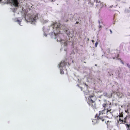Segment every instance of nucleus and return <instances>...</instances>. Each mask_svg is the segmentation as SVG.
<instances>
[{
  "instance_id": "cd10ccee",
  "label": "nucleus",
  "mask_w": 130,
  "mask_h": 130,
  "mask_svg": "<svg viewBox=\"0 0 130 130\" xmlns=\"http://www.w3.org/2000/svg\"><path fill=\"white\" fill-rule=\"evenodd\" d=\"M2 0H0V2H1V1Z\"/></svg>"
},
{
  "instance_id": "20e7f679",
  "label": "nucleus",
  "mask_w": 130,
  "mask_h": 130,
  "mask_svg": "<svg viewBox=\"0 0 130 130\" xmlns=\"http://www.w3.org/2000/svg\"><path fill=\"white\" fill-rule=\"evenodd\" d=\"M38 18V15L36 14V15L30 17L28 19L29 21L31 22H36L37 18Z\"/></svg>"
},
{
  "instance_id": "4468645a",
  "label": "nucleus",
  "mask_w": 130,
  "mask_h": 130,
  "mask_svg": "<svg viewBox=\"0 0 130 130\" xmlns=\"http://www.w3.org/2000/svg\"><path fill=\"white\" fill-rule=\"evenodd\" d=\"M126 125L127 126V127L129 128L130 127V125L128 124L127 123L126 124Z\"/></svg>"
},
{
  "instance_id": "2eb2a0df",
  "label": "nucleus",
  "mask_w": 130,
  "mask_h": 130,
  "mask_svg": "<svg viewBox=\"0 0 130 130\" xmlns=\"http://www.w3.org/2000/svg\"><path fill=\"white\" fill-rule=\"evenodd\" d=\"M60 73L62 74H63L64 73V72L63 71H61Z\"/></svg>"
},
{
  "instance_id": "a878e982",
  "label": "nucleus",
  "mask_w": 130,
  "mask_h": 130,
  "mask_svg": "<svg viewBox=\"0 0 130 130\" xmlns=\"http://www.w3.org/2000/svg\"><path fill=\"white\" fill-rule=\"evenodd\" d=\"M110 32H111V33H112V32L110 30Z\"/></svg>"
},
{
  "instance_id": "39448f33",
  "label": "nucleus",
  "mask_w": 130,
  "mask_h": 130,
  "mask_svg": "<svg viewBox=\"0 0 130 130\" xmlns=\"http://www.w3.org/2000/svg\"><path fill=\"white\" fill-rule=\"evenodd\" d=\"M8 3H12L13 5L15 7H18V6L19 3L17 0H9Z\"/></svg>"
},
{
  "instance_id": "393cba45",
  "label": "nucleus",
  "mask_w": 130,
  "mask_h": 130,
  "mask_svg": "<svg viewBox=\"0 0 130 130\" xmlns=\"http://www.w3.org/2000/svg\"><path fill=\"white\" fill-rule=\"evenodd\" d=\"M92 42L93 43V42H94V40H92Z\"/></svg>"
},
{
  "instance_id": "412c9836",
  "label": "nucleus",
  "mask_w": 130,
  "mask_h": 130,
  "mask_svg": "<svg viewBox=\"0 0 130 130\" xmlns=\"http://www.w3.org/2000/svg\"><path fill=\"white\" fill-rule=\"evenodd\" d=\"M112 7H113V5H112V6H110V9H111V8H112Z\"/></svg>"
},
{
  "instance_id": "9b49d317",
  "label": "nucleus",
  "mask_w": 130,
  "mask_h": 130,
  "mask_svg": "<svg viewBox=\"0 0 130 130\" xmlns=\"http://www.w3.org/2000/svg\"><path fill=\"white\" fill-rule=\"evenodd\" d=\"M67 32L68 35L69 36H70L71 37V36H73V31H71L70 32H69L68 33L67 32Z\"/></svg>"
},
{
  "instance_id": "5701e85b",
  "label": "nucleus",
  "mask_w": 130,
  "mask_h": 130,
  "mask_svg": "<svg viewBox=\"0 0 130 130\" xmlns=\"http://www.w3.org/2000/svg\"><path fill=\"white\" fill-rule=\"evenodd\" d=\"M76 23L77 24H78L79 23V22H76Z\"/></svg>"
},
{
  "instance_id": "ddd939ff",
  "label": "nucleus",
  "mask_w": 130,
  "mask_h": 130,
  "mask_svg": "<svg viewBox=\"0 0 130 130\" xmlns=\"http://www.w3.org/2000/svg\"><path fill=\"white\" fill-rule=\"evenodd\" d=\"M98 44V43L97 42H96L95 43V46L96 47H97Z\"/></svg>"
},
{
  "instance_id": "423d86ee",
  "label": "nucleus",
  "mask_w": 130,
  "mask_h": 130,
  "mask_svg": "<svg viewBox=\"0 0 130 130\" xmlns=\"http://www.w3.org/2000/svg\"><path fill=\"white\" fill-rule=\"evenodd\" d=\"M111 103L109 101H106L103 104L102 106L104 108V109H106V107H108L109 106V107H110L109 105H110Z\"/></svg>"
},
{
  "instance_id": "f03ea898",
  "label": "nucleus",
  "mask_w": 130,
  "mask_h": 130,
  "mask_svg": "<svg viewBox=\"0 0 130 130\" xmlns=\"http://www.w3.org/2000/svg\"><path fill=\"white\" fill-rule=\"evenodd\" d=\"M123 115L122 114H120V112L119 115L117 116L116 118L118 119L117 122L120 123H130V115H128L126 116L124 119H122Z\"/></svg>"
},
{
  "instance_id": "f3484780",
  "label": "nucleus",
  "mask_w": 130,
  "mask_h": 130,
  "mask_svg": "<svg viewBox=\"0 0 130 130\" xmlns=\"http://www.w3.org/2000/svg\"><path fill=\"white\" fill-rule=\"evenodd\" d=\"M99 24H100L99 28H101L102 27V26H101L100 25V22H99Z\"/></svg>"
},
{
  "instance_id": "bb28decb",
  "label": "nucleus",
  "mask_w": 130,
  "mask_h": 130,
  "mask_svg": "<svg viewBox=\"0 0 130 130\" xmlns=\"http://www.w3.org/2000/svg\"><path fill=\"white\" fill-rule=\"evenodd\" d=\"M129 95L130 96V93H129Z\"/></svg>"
},
{
  "instance_id": "aec40b11",
  "label": "nucleus",
  "mask_w": 130,
  "mask_h": 130,
  "mask_svg": "<svg viewBox=\"0 0 130 130\" xmlns=\"http://www.w3.org/2000/svg\"><path fill=\"white\" fill-rule=\"evenodd\" d=\"M90 4H91L92 5V6H93V3H90Z\"/></svg>"
},
{
  "instance_id": "7ed1b4c3",
  "label": "nucleus",
  "mask_w": 130,
  "mask_h": 130,
  "mask_svg": "<svg viewBox=\"0 0 130 130\" xmlns=\"http://www.w3.org/2000/svg\"><path fill=\"white\" fill-rule=\"evenodd\" d=\"M95 97L93 96H90L88 98V104L89 106L93 109L96 108V104L95 103Z\"/></svg>"
},
{
  "instance_id": "f8f14e48",
  "label": "nucleus",
  "mask_w": 130,
  "mask_h": 130,
  "mask_svg": "<svg viewBox=\"0 0 130 130\" xmlns=\"http://www.w3.org/2000/svg\"><path fill=\"white\" fill-rule=\"evenodd\" d=\"M113 71H112L111 70H110L109 71V73L110 76L113 75Z\"/></svg>"
},
{
  "instance_id": "f257e3e1",
  "label": "nucleus",
  "mask_w": 130,
  "mask_h": 130,
  "mask_svg": "<svg viewBox=\"0 0 130 130\" xmlns=\"http://www.w3.org/2000/svg\"><path fill=\"white\" fill-rule=\"evenodd\" d=\"M109 112V111H106L105 108L102 111H100L99 112V114H96L95 115V119L94 120V121H96V123L101 121L104 122L107 125H109L111 122L108 120H107L106 119L107 118L105 116L106 114V113L108 114Z\"/></svg>"
},
{
  "instance_id": "4be33fe9",
  "label": "nucleus",
  "mask_w": 130,
  "mask_h": 130,
  "mask_svg": "<svg viewBox=\"0 0 130 130\" xmlns=\"http://www.w3.org/2000/svg\"><path fill=\"white\" fill-rule=\"evenodd\" d=\"M119 55V54H117V57H116V58H117V57H118Z\"/></svg>"
},
{
  "instance_id": "b1692460",
  "label": "nucleus",
  "mask_w": 130,
  "mask_h": 130,
  "mask_svg": "<svg viewBox=\"0 0 130 130\" xmlns=\"http://www.w3.org/2000/svg\"><path fill=\"white\" fill-rule=\"evenodd\" d=\"M68 20H66V22H67L68 21Z\"/></svg>"
},
{
  "instance_id": "0eeeda50",
  "label": "nucleus",
  "mask_w": 130,
  "mask_h": 130,
  "mask_svg": "<svg viewBox=\"0 0 130 130\" xmlns=\"http://www.w3.org/2000/svg\"><path fill=\"white\" fill-rule=\"evenodd\" d=\"M117 95L119 98H121L123 96V93L119 91L116 93Z\"/></svg>"
},
{
  "instance_id": "9d476101",
  "label": "nucleus",
  "mask_w": 130,
  "mask_h": 130,
  "mask_svg": "<svg viewBox=\"0 0 130 130\" xmlns=\"http://www.w3.org/2000/svg\"><path fill=\"white\" fill-rule=\"evenodd\" d=\"M66 65V63L64 61H63V62H61L60 63L59 66V67H62L63 66H64Z\"/></svg>"
},
{
  "instance_id": "6e6552de",
  "label": "nucleus",
  "mask_w": 130,
  "mask_h": 130,
  "mask_svg": "<svg viewBox=\"0 0 130 130\" xmlns=\"http://www.w3.org/2000/svg\"><path fill=\"white\" fill-rule=\"evenodd\" d=\"M106 111H109V112H108V114H107V115H108V116L109 117H112V116H113L112 113L111 112V109H110L109 110L108 108H107L106 109Z\"/></svg>"
},
{
  "instance_id": "a211bd4d",
  "label": "nucleus",
  "mask_w": 130,
  "mask_h": 130,
  "mask_svg": "<svg viewBox=\"0 0 130 130\" xmlns=\"http://www.w3.org/2000/svg\"><path fill=\"white\" fill-rule=\"evenodd\" d=\"M125 112H126V113H128V110H125Z\"/></svg>"
},
{
  "instance_id": "1a4fd4ad",
  "label": "nucleus",
  "mask_w": 130,
  "mask_h": 130,
  "mask_svg": "<svg viewBox=\"0 0 130 130\" xmlns=\"http://www.w3.org/2000/svg\"><path fill=\"white\" fill-rule=\"evenodd\" d=\"M56 24V22H53L52 24L54 26V27L56 28H59L60 27V25L59 24L58 25H57V26L55 27V26Z\"/></svg>"
},
{
  "instance_id": "6ab92c4d",
  "label": "nucleus",
  "mask_w": 130,
  "mask_h": 130,
  "mask_svg": "<svg viewBox=\"0 0 130 130\" xmlns=\"http://www.w3.org/2000/svg\"><path fill=\"white\" fill-rule=\"evenodd\" d=\"M17 22H20V20H17Z\"/></svg>"
},
{
  "instance_id": "dca6fc26",
  "label": "nucleus",
  "mask_w": 130,
  "mask_h": 130,
  "mask_svg": "<svg viewBox=\"0 0 130 130\" xmlns=\"http://www.w3.org/2000/svg\"><path fill=\"white\" fill-rule=\"evenodd\" d=\"M127 65L129 68H130V65H129L128 64H127Z\"/></svg>"
}]
</instances>
